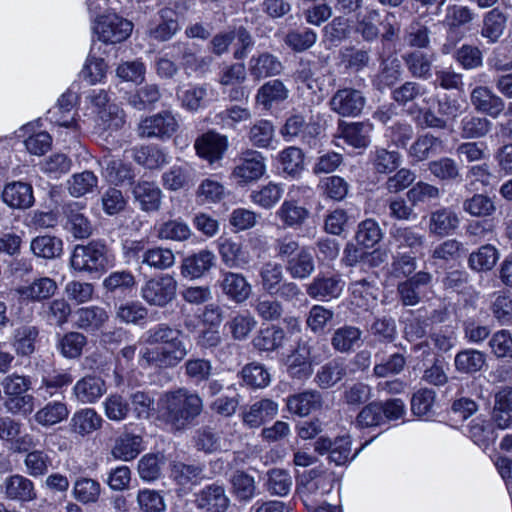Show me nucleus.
Masks as SVG:
<instances>
[{"label":"nucleus","instance_id":"obj_1","mask_svg":"<svg viewBox=\"0 0 512 512\" xmlns=\"http://www.w3.org/2000/svg\"><path fill=\"white\" fill-rule=\"evenodd\" d=\"M164 420L180 430L188 426L202 411V400L185 388L165 393L158 403Z\"/></svg>","mask_w":512,"mask_h":512},{"label":"nucleus","instance_id":"obj_2","mask_svg":"<svg viewBox=\"0 0 512 512\" xmlns=\"http://www.w3.org/2000/svg\"><path fill=\"white\" fill-rule=\"evenodd\" d=\"M107 248L100 242L77 245L71 255L72 268L80 272H100L108 266Z\"/></svg>","mask_w":512,"mask_h":512},{"label":"nucleus","instance_id":"obj_3","mask_svg":"<svg viewBox=\"0 0 512 512\" xmlns=\"http://www.w3.org/2000/svg\"><path fill=\"white\" fill-rule=\"evenodd\" d=\"M177 282L168 274L153 277L141 288V296L152 306L165 307L176 297Z\"/></svg>","mask_w":512,"mask_h":512},{"label":"nucleus","instance_id":"obj_4","mask_svg":"<svg viewBox=\"0 0 512 512\" xmlns=\"http://www.w3.org/2000/svg\"><path fill=\"white\" fill-rule=\"evenodd\" d=\"M188 354V349L181 337L173 338L164 346L146 349L142 358L150 365L157 367H174Z\"/></svg>","mask_w":512,"mask_h":512},{"label":"nucleus","instance_id":"obj_5","mask_svg":"<svg viewBox=\"0 0 512 512\" xmlns=\"http://www.w3.org/2000/svg\"><path fill=\"white\" fill-rule=\"evenodd\" d=\"M132 29L133 25L130 21L113 13L100 16L95 26V32L99 39L111 44L127 39Z\"/></svg>","mask_w":512,"mask_h":512},{"label":"nucleus","instance_id":"obj_6","mask_svg":"<svg viewBox=\"0 0 512 512\" xmlns=\"http://www.w3.org/2000/svg\"><path fill=\"white\" fill-rule=\"evenodd\" d=\"M365 105V97L359 90L345 88L338 90L330 100L331 109L341 116H357Z\"/></svg>","mask_w":512,"mask_h":512},{"label":"nucleus","instance_id":"obj_7","mask_svg":"<svg viewBox=\"0 0 512 512\" xmlns=\"http://www.w3.org/2000/svg\"><path fill=\"white\" fill-rule=\"evenodd\" d=\"M265 171L262 155L257 151L248 150L243 153L239 164L233 170V176L238 183H248L258 180Z\"/></svg>","mask_w":512,"mask_h":512},{"label":"nucleus","instance_id":"obj_8","mask_svg":"<svg viewBox=\"0 0 512 512\" xmlns=\"http://www.w3.org/2000/svg\"><path fill=\"white\" fill-rule=\"evenodd\" d=\"M470 101L477 111L493 117H497L505 107L503 99L486 86L475 87L471 92Z\"/></svg>","mask_w":512,"mask_h":512},{"label":"nucleus","instance_id":"obj_9","mask_svg":"<svg viewBox=\"0 0 512 512\" xmlns=\"http://www.w3.org/2000/svg\"><path fill=\"white\" fill-rule=\"evenodd\" d=\"M195 149L200 157L213 163L219 160L227 149V140L225 136L210 131L197 138Z\"/></svg>","mask_w":512,"mask_h":512},{"label":"nucleus","instance_id":"obj_10","mask_svg":"<svg viewBox=\"0 0 512 512\" xmlns=\"http://www.w3.org/2000/svg\"><path fill=\"white\" fill-rule=\"evenodd\" d=\"M223 293L236 303L246 301L252 291V287L246 278L239 273L223 272L220 283Z\"/></svg>","mask_w":512,"mask_h":512},{"label":"nucleus","instance_id":"obj_11","mask_svg":"<svg viewBox=\"0 0 512 512\" xmlns=\"http://www.w3.org/2000/svg\"><path fill=\"white\" fill-rule=\"evenodd\" d=\"M283 70L281 61L274 55L263 52L253 55L248 63V71L256 80L277 76Z\"/></svg>","mask_w":512,"mask_h":512},{"label":"nucleus","instance_id":"obj_12","mask_svg":"<svg viewBox=\"0 0 512 512\" xmlns=\"http://www.w3.org/2000/svg\"><path fill=\"white\" fill-rule=\"evenodd\" d=\"M102 421V417L94 409H81L72 415L69 430L77 436L86 437L100 429Z\"/></svg>","mask_w":512,"mask_h":512},{"label":"nucleus","instance_id":"obj_13","mask_svg":"<svg viewBox=\"0 0 512 512\" xmlns=\"http://www.w3.org/2000/svg\"><path fill=\"white\" fill-rule=\"evenodd\" d=\"M177 126V121L173 115L165 112L146 118L142 122L139 130L142 136L164 137L172 135L176 131Z\"/></svg>","mask_w":512,"mask_h":512},{"label":"nucleus","instance_id":"obj_14","mask_svg":"<svg viewBox=\"0 0 512 512\" xmlns=\"http://www.w3.org/2000/svg\"><path fill=\"white\" fill-rule=\"evenodd\" d=\"M431 281V275L427 272H418L408 280L398 284L397 292L405 306H414L421 299V288Z\"/></svg>","mask_w":512,"mask_h":512},{"label":"nucleus","instance_id":"obj_15","mask_svg":"<svg viewBox=\"0 0 512 512\" xmlns=\"http://www.w3.org/2000/svg\"><path fill=\"white\" fill-rule=\"evenodd\" d=\"M196 505L209 512H224L228 508L229 499L222 486L212 484L196 496Z\"/></svg>","mask_w":512,"mask_h":512},{"label":"nucleus","instance_id":"obj_16","mask_svg":"<svg viewBox=\"0 0 512 512\" xmlns=\"http://www.w3.org/2000/svg\"><path fill=\"white\" fill-rule=\"evenodd\" d=\"M372 125L369 123H340L338 127V136L346 143L355 148H365L370 143V134Z\"/></svg>","mask_w":512,"mask_h":512},{"label":"nucleus","instance_id":"obj_17","mask_svg":"<svg viewBox=\"0 0 512 512\" xmlns=\"http://www.w3.org/2000/svg\"><path fill=\"white\" fill-rule=\"evenodd\" d=\"M2 196L6 204L17 209L29 208L34 203L32 187L25 182H13L6 185Z\"/></svg>","mask_w":512,"mask_h":512},{"label":"nucleus","instance_id":"obj_18","mask_svg":"<svg viewBox=\"0 0 512 512\" xmlns=\"http://www.w3.org/2000/svg\"><path fill=\"white\" fill-rule=\"evenodd\" d=\"M3 487L8 499L28 502L36 498L34 484L24 476L13 475L8 477Z\"/></svg>","mask_w":512,"mask_h":512},{"label":"nucleus","instance_id":"obj_19","mask_svg":"<svg viewBox=\"0 0 512 512\" xmlns=\"http://www.w3.org/2000/svg\"><path fill=\"white\" fill-rule=\"evenodd\" d=\"M286 269L294 279L309 277L315 269V262L310 249L301 247L298 253L288 259Z\"/></svg>","mask_w":512,"mask_h":512},{"label":"nucleus","instance_id":"obj_20","mask_svg":"<svg viewBox=\"0 0 512 512\" xmlns=\"http://www.w3.org/2000/svg\"><path fill=\"white\" fill-rule=\"evenodd\" d=\"M77 204H69L65 207L67 217L66 227L75 238H87L92 233V225L87 216Z\"/></svg>","mask_w":512,"mask_h":512},{"label":"nucleus","instance_id":"obj_21","mask_svg":"<svg viewBox=\"0 0 512 512\" xmlns=\"http://www.w3.org/2000/svg\"><path fill=\"white\" fill-rule=\"evenodd\" d=\"M287 366L288 372L293 378L306 379L312 374V363L302 341L298 343L295 350L288 356Z\"/></svg>","mask_w":512,"mask_h":512},{"label":"nucleus","instance_id":"obj_22","mask_svg":"<svg viewBox=\"0 0 512 512\" xmlns=\"http://www.w3.org/2000/svg\"><path fill=\"white\" fill-rule=\"evenodd\" d=\"M213 261L214 254L208 250H202L183 260L181 273L183 276L199 278L212 267Z\"/></svg>","mask_w":512,"mask_h":512},{"label":"nucleus","instance_id":"obj_23","mask_svg":"<svg viewBox=\"0 0 512 512\" xmlns=\"http://www.w3.org/2000/svg\"><path fill=\"white\" fill-rule=\"evenodd\" d=\"M322 402L321 394L312 390L289 397L287 407L294 414L306 416L311 411L321 408Z\"/></svg>","mask_w":512,"mask_h":512},{"label":"nucleus","instance_id":"obj_24","mask_svg":"<svg viewBox=\"0 0 512 512\" xmlns=\"http://www.w3.org/2000/svg\"><path fill=\"white\" fill-rule=\"evenodd\" d=\"M222 261L230 268L243 267L250 262L249 252L242 245L231 239H224L219 244Z\"/></svg>","mask_w":512,"mask_h":512},{"label":"nucleus","instance_id":"obj_25","mask_svg":"<svg viewBox=\"0 0 512 512\" xmlns=\"http://www.w3.org/2000/svg\"><path fill=\"white\" fill-rule=\"evenodd\" d=\"M106 392L104 380L95 376L84 377L74 387V393L83 403H92Z\"/></svg>","mask_w":512,"mask_h":512},{"label":"nucleus","instance_id":"obj_26","mask_svg":"<svg viewBox=\"0 0 512 512\" xmlns=\"http://www.w3.org/2000/svg\"><path fill=\"white\" fill-rule=\"evenodd\" d=\"M57 290L56 282L49 277L35 279L30 285L18 289V293L31 301H42L52 297Z\"/></svg>","mask_w":512,"mask_h":512},{"label":"nucleus","instance_id":"obj_27","mask_svg":"<svg viewBox=\"0 0 512 512\" xmlns=\"http://www.w3.org/2000/svg\"><path fill=\"white\" fill-rule=\"evenodd\" d=\"M346 374V365L342 361L334 359L318 370L314 381L320 388L327 389L341 381Z\"/></svg>","mask_w":512,"mask_h":512},{"label":"nucleus","instance_id":"obj_28","mask_svg":"<svg viewBox=\"0 0 512 512\" xmlns=\"http://www.w3.org/2000/svg\"><path fill=\"white\" fill-rule=\"evenodd\" d=\"M278 412V405L270 399H262L250 406L243 413V421L250 427H259L267 418L274 417Z\"/></svg>","mask_w":512,"mask_h":512},{"label":"nucleus","instance_id":"obj_29","mask_svg":"<svg viewBox=\"0 0 512 512\" xmlns=\"http://www.w3.org/2000/svg\"><path fill=\"white\" fill-rule=\"evenodd\" d=\"M76 325L86 331L100 329L109 316L105 309L97 306L80 308L75 313Z\"/></svg>","mask_w":512,"mask_h":512},{"label":"nucleus","instance_id":"obj_30","mask_svg":"<svg viewBox=\"0 0 512 512\" xmlns=\"http://www.w3.org/2000/svg\"><path fill=\"white\" fill-rule=\"evenodd\" d=\"M69 410L62 400H53L39 409L35 414V421L42 426H52L65 420Z\"/></svg>","mask_w":512,"mask_h":512},{"label":"nucleus","instance_id":"obj_31","mask_svg":"<svg viewBox=\"0 0 512 512\" xmlns=\"http://www.w3.org/2000/svg\"><path fill=\"white\" fill-rule=\"evenodd\" d=\"M459 219L457 215L448 210L440 209L430 214L429 231L436 235H447L458 226Z\"/></svg>","mask_w":512,"mask_h":512},{"label":"nucleus","instance_id":"obj_32","mask_svg":"<svg viewBox=\"0 0 512 512\" xmlns=\"http://www.w3.org/2000/svg\"><path fill=\"white\" fill-rule=\"evenodd\" d=\"M340 280L336 277L319 276L307 285L306 292L312 298L337 297L341 292Z\"/></svg>","mask_w":512,"mask_h":512},{"label":"nucleus","instance_id":"obj_33","mask_svg":"<svg viewBox=\"0 0 512 512\" xmlns=\"http://www.w3.org/2000/svg\"><path fill=\"white\" fill-rule=\"evenodd\" d=\"M506 21L507 18L502 11L498 8L492 9L484 16L482 36L489 39L491 43L497 42L504 32Z\"/></svg>","mask_w":512,"mask_h":512},{"label":"nucleus","instance_id":"obj_34","mask_svg":"<svg viewBox=\"0 0 512 512\" xmlns=\"http://www.w3.org/2000/svg\"><path fill=\"white\" fill-rule=\"evenodd\" d=\"M133 195L143 210H156L160 204V190L151 182H138L133 187Z\"/></svg>","mask_w":512,"mask_h":512},{"label":"nucleus","instance_id":"obj_35","mask_svg":"<svg viewBox=\"0 0 512 512\" xmlns=\"http://www.w3.org/2000/svg\"><path fill=\"white\" fill-rule=\"evenodd\" d=\"M102 164L105 166V175L107 179L116 185L122 184L126 181L131 182L135 176L131 167L119 159L104 156Z\"/></svg>","mask_w":512,"mask_h":512},{"label":"nucleus","instance_id":"obj_36","mask_svg":"<svg viewBox=\"0 0 512 512\" xmlns=\"http://www.w3.org/2000/svg\"><path fill=\"white\" fill-rule=\"evenodd\" d=\"M202 469L197 465L174 461L170 464V476L180 486L196 484Z\"/></svg>","mask_w":512,"mask_h":512},{"label":"nucleus","instance_id":"obj_37","mask_svg":"<svg viewBox=\"0 0 512 512\" xmlns=\"http://www.w3.org/2000/svg\"><path fill=\"white\" fill-rule=\"evenodd\" d=\"M498 258L497 249L490 244H486L480 247L478 251L471 253L468 262L473 270L489 271L495 266Z\"/></svg>","mask_w":512,"mask_h":512},{"label":"nucleus","instance_id":"obj_38","mask_svg":"<svg viewBox=\"0 0 512 512\" xmlns=\"http://www.w3.org/2000/svg\"><path fill=\"white\" fill-rule=\"evenodd\" d=\"M405 64L414 77L428 78L430 76L433 56L421 51H413L404 57Z\"/></svg>","mask_w":512,"mask_h":512},{"label":"nucleus","instance_id":"obj_39","mask_svg":"<svg viewBox=\"0 0 512 512\" xmlns=\"http://www.w3.org/2000/svg\"><path fill=\"white\" fill-rule=\"evenodd\" d=\"M142 264H146L150 268L164 270L173 266L175 256L172 250L168 248L155 247L148 249L142 254Z\"/></svg>","mask_w":512,"mask_h":512},{"label":"nucleus","instance_id":"obj_40","mask_svg":"<svg viewBox=\"0 0 512 512\" xmlns=\"http://www.w3.org/2000/svg\"><path fill=\"white\" fill-rule=\"evenodd\" d=\"M362 331L353 326H344L335 330L331 345L339 352H348L361 339Z\"/></svg>","mask_w":512,"mask_h":512},{"label":"nucleus","instance_id":"obj_41","mask_svg":"<svg viewBox=\"0 0 512 512\" xmlns=\"http://www.w3.org/2000/svg\"><path fill=\"white\" fill-rule=\"evenodd\" d=\"M259 274L263 290L269 294H275L284 278L282 264L269 261L261 267Z\"/></svg>","mask_w":512,"mask_h":512},{"label":"nucleus","instance_id":"obj_42","mask_svg":"<svg viewBox=\"0 0 512 512\" xmlns=\"http://www.w3.org/2000/svg\"><path fill=\"white\" fill-rule=\"evenodd\" d=\"M287 89L279 80H272L265 83L259 90L256 100L259 104L268 108L272 102L283 101L287 98Z\"/></svg>","mask_w":512,"mask_h":512},{"label":"nucleus","instance_id":"obj_43","mask_svg":"<svg viewBox=\"0 0 512 512\" xmlns=\"http://www.w3.org/2000/svg\"><path fill=\"white\" fill-rule=\"evenodd\" d=\"M98 179L91 171L74 174L68 181V190L74 197H81L97 187Z\"/></svg>","mask_w":512,"mask_h":512},{"label":"nucleus","instance_id":"obj_44","mask_svg":"<svg viewBox=\"0 0 512 512\" xmlns=\"http://www.w3.org/2000/svg\"><path fill=\"white\" fill-rule=\"evenodd\" d=\"M485 354L477 350H464L455 357V366L459 371L474 373L484 366Z\"/></svg>","mask_w":512,"mask_h":512},{"label":"nucleus","instance_id":"obj_45","mask_svg":"<svg viewBox=\"0 0 512 512\" xmlns=\"http://www.w3.org/2000/svg\"><path fill=\"white\" fill-rule=\"evenodd\" d=\"M442 141L430 134L419 137L410 147V155L417 161H423L435 154Z\"/></svg>","mask_w":512,"mask_h":512},{"label":"nucleus","instance_id":"obj_46","mask_svg":"<svg viewBox=\"0 0 512 512\" xmlns=\"http://www.w3.org/2000/svg\"><path fill=\"white\" fill-rule=\"evenodd\" d=\"M243 382L252 388H264L270 382V374L258 363L245 365L241 371Z\"/></svg>","mask_w":512,"mask_h":512},{"label":"nucleus","instance_id":"obj_47","mask_svg":"<svg viewBox=\"0 0 512 512\" xmlns=\"http://www.w3.org/2000/svg\"><path fill=\"white\" fill-rule=\"evenodd\" d=\"M291 475L282 469H272L268 473L267 490L275 496H285L292 487Z\"/></svg>","mask_w":512,"mask_h":512},{"label":"nucleus","instance_id":"obj_48","mask_svg":"<svg viewBox=\"0 0 512 512\" xmlns=\"http://www.w3.org/2000/svg\"><path fill=\"white\" fill-rule=\"evenodd\" d=\"M99 126L104 130H118L125 123L124 112L116 104L98 110Z\"/></svg>","mask_w":512,"mask_h":512},{"label":"nucleus","instance_id":"obj_49","mask_svg":"<svg viewBox=\"0 0 512 512\" xmlns=\"http://www.w3.org/2000/svg\"><path fill=\"white\" fill-rule=\"evenodd\" d=\"M31 249L38 257L50 259L61 254L62 242L55 237L41 236L32 241Z\"/></svg>","mask_w":512,"mask_h":512},{"label":"nucleus","instance_id":"obj_50","mask_svg":"<svg viewBox=\"0 0 512 512\" xmlns=\"http://www.w3.org/2000/svg\"><path fill=\"white\" fill-rule=\"evenodd\" d=\"M278 217L288 227L300 226L308 216V211L293 201H285L277 211Z\"/></svg>","mask_w":512,"mask_h":512},{"label":"nucleus","instance_id":"obj_51","mask_svg":"<svg viewBox=\"0 0 512 512\" xmlns=\"http://www.w3.org/2000/svg\"><path fill=\"white\" fill-rule=\"evenodd\" d=\"M232 491L240 501H248L255 494V482L253 477L242 471H236L232 478Z\"/></svg>","mask_w":512,"mask_h":512},{"label":"nucleus","instance_id":"obj_52","mask_svg":"<svg viewBox=\"0 0 512 512\" xmlns=\"http://www.w3.org/2000/svg\"><path fill=\"white\" fill-rule=\"evenodd\" d=\"M100 492V484L90 478H81L74 484V496L83 504L96 502Z\"/></svg>","mask_w":512,"mask_h":512},{"label":"nucleus","instance_id":"obj_53","mask_svg":"<svg viewBox=\"0 0 512 512\" xmlns=\"http://www.w3.org/2000/svg\"><path fill=\"white\" fill-rule=\"evenodd\" d=\"M38 329L35 326L25 325L17 329L15 334V347L18 354L23 356L34 352V342L38 337Z\"/></svg>","mask_w":512,"mask_h":512},{"label":"nucleus","instance_id":"obj_54","mask_svg":"<svg viewBox=\"0 0 512 512\" xmlns=\"http://www.w3.org/2000/svg\"><path fill=\"white\" fill-rule=\"evenodd\" d=\"M175 13L168 8L161 10L162 22L155 28L151 29L150 35L159 41H166L170 39L178 30V22L173 16Z\"/></svg>","mask_w":512,"mask_h":512},{"label":"nucleus","instance_id":"obj_55","mask_svg":"<svg viewBox=\"0 0 512 512\" xmlns=\"http://www.w3.org/2000/svg\"><path fill=\"white\" fill-rule=\"evenodd\" d=\"M491 128V122L485 117L467 116L462 120V136L468 139L481 138Z\"/></svg>","mask_w":512,"mask_h":512},{"label":"nucleus","instance_id":"obj_56","mask_svg":"<svg viewBox=\"0 0 512 512\" xmlns=\"http://www.w3.org/2000/svg\"><path fill=\"white\" fill-rule=\"evenodd\" d=\"M86 343L87 340L83 334L78 332H69L61 338L59 348L64 357L77 358L82 354V350Z\"/></svg>","mask_w":512,"mask_h":512},{"label":"nucleus","instance_id":"obj_57","mask_svg":"<svg viewBox=\"0 0 512 512\" xmlns=\"http://www.w3.org/2000/svg\"><path fill=\"white\" fill-rule=\"evenodd\" d=\"M140 444L141 438L139 436L125 434L117 440L113 454L117 458L133 459L140 451Z\"/></svg>","mask_w":512,"mask_h":512},{"label":"nucleus","instance_id":"obj_58","mask_svg":"<svg viewBox=\"0 0 512 512\" xmlns=\"http://www.w3.org/2000/svg\"><path fill=\"white\" fill-rule=\"evenodd\" d=\"M284 331L278 328H266L254 338V346L262 351H271L282 344Z\"/></svg>","mask_w":512,"mask_h":512},{"label":"nucleus","instance_id":"obj_59","mask_svg":"<svg viewBox=\"0 0 512 512\" xmlns=\"http://www.w3.org/2000/svg\"><path fill=\"white\" fill-rule=\"evenodd\" d=\"M382 234L378 224L372 220L367 219L363 221L358 228L356 240L359 244L369 248L373 247L381 239Z\"/></svg>","mask_w":512,"mask_h":512},{"label":"nucleus","instance_id":"obj_60","mask_svg":"<svg viewBox=\"0 0 512 512\" xmlns=\"http://www.w3.org/2000/svg\"><path fill=\"white\" fill-rule=\"evenodd\" d=\"M254 308L258 316L264 320H276L283 312L281 303L268 296H259L255 300Z\"/></svg>","mask_w":512,"mask_h":512},{"label":"nucleus","instance_id":"obj_61","mask_svg":"<svg viewBox=\"0 0 512 512\" xmlns=\"http://www.w3.org/2000/svg\"><path fill=\"white\" fill-rule=\"evenodd\" d=\"M184 367L186 375L195 382L207 381L212 373L210 361L203 358L189 359Z\"/></svg>","mask_w":512,"mask_h":512},{"label":"nucleus","instance_id":"obj_62","mask_svg":"<svg viewBox=\"0 0 512 512\" xmlns=\"http://www.w3.org/2000/svg\"><path fill=\"white\" fill-rule=\"evenodd\" d=\"M190 236L189 227L180 221L171 220L163 223L158 229V237L166 240L184 241Z\"/></svg>","mask_w":512,"mask_h":512},{"label":"nucleus","instance_id":"obj_63","mask_svg":"<svg viewBox=\"0 0 512 512\" xmlns=\"http://www.w3.org/2000/svg\"><path fill=\"white\" fill-rule=\"evenodd\" d=\"M492 353L498 358H512V335L507 330L494 333L489 341Z\"/></svg>","mask_w":512,"mask_h":512},{"label":"nucleus","instance_id":"obj_64","mask_svg":"<svg viewBox=\"0 0 512 512\" xmlns=\"http://www.w3.org/2000/svg\"><path fill=\"white\" fill-rule=\"evenodd\" d=\"M274 134V128L269 121L260 120L249 131L250 142L257 147H267Z\"/></svg>","mask_w":512,"mask_h":512}]
</instances>
